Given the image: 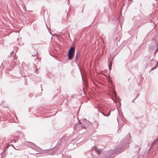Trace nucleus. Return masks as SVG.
Returning <instances> with one entry per match:
<instances>
[{"label":"nucleus","mask_w":158,"mask_h":158,"mask_svg":"<svg viewBox=\"0 0 158 158\" xmlns=\"http://www.w3.org/2000/svg\"><path fill=\"white\" fill-rule=\"evenodd\" d=\"M157 64H158V61H157Z\"/></svg>","instance_id":"obj_15"},{"label":"nucleus","mask_w":158,"mask_h":158,"mask_svg":"<svg viewBox=\"0 0 158 158\" xmlns=\"http://www.w3.org/2000/svg\"><path fill=\"white\" fill-rule=\"evenodd\" d=\"M35 55H33V54L32 55V56H35Z\"/></svg>","instance_id":"obj_13"},{"label":"nucleus","mask_w":158,"mask_h":158,"mask_svg":"<svg viewBox=\"0 0 158 158\" xmlns=\"http://www.w3.org/2000/svg\"><path fill=\"white\" fill-rule=\"evenodd\" d=\"M80 54L79 53H78V52L76 54V56L75 58L78 59V57H80Z\"/></svg>","instance_id":"obj_3"},{"label":"nucleus","mask_w":158,"mask_h":158,"mask_svg":"<svg viewBox=\"0 0 158 158\" xmlns=\"http://www.w3.org/2000/svg\"><path fill=\"white\" fill-rule=\"evenodd\" d=\"M109 83H112V81H111V80L110 78H109Z\"/></svg>","instance_id":"obj_7"},{"label":"nucleus","mask_w":158,"mask_h":158,"mask_svg":"<svg viewBox=\"0 0 158 158\" xmlns=\"http://www.w3.org/2000/svg\"><path fill=\"white\" fill-rule=\"evenodd\" d=\"M110 64H109V70H110Z\"/></svg>","instance_id":"obj_10"},{"label":"nucleus","mask_w":158,"mask_h":158,"mask_svg":"<svg viewBox=\"0 0 158 158\" xmlns=\"http://www.w3.org/2000/svg\"><path fill=\"white\" fill-rule=\"evenodd\" d=\"M16 141V140H15L14 141V143H15Z\"/></svg>","instance_id":"obj_12"},{"label":"nucleus","mask_w":158,"mask_h":158,"mask_svg":"<svg viewBox=\"0 0 158 158\" xmlns=\"http://www.w3.org/2000/svg\"><path fill=\"white\" fill-rule=\"evenodd\" d=\"M157 46L158 47V43L156 44ZM158 50V48L156 49V51Z\"/></svg>","instance_id":"obj_8"},{"label":"nucleus","mask_w":158,"mask_h":158,"mask_svg":"<svg viewBox=\"0 0 158 158\" xmlns=\"http://www.w3.org/2000/svg\"><path fill=\"white\" fill-rule=\"evenodd\" d=\"M101 113L105 116H107V117L109 116V114H107L106 115H105V114L104 113H103L102 112H101Z\"/></svg>","instance_id":"obj_4"},{"label":"nucleus","mask_w":158,"mask_h":158,"mask_svg":"<svg viewBox=\"0 0 158 158\" xmlns=\"http://www.w3.org/2000/svg\"><path fill=\"white\" fill-rule=\"evenodd\" d=\"M77 58H75V61L76 62L77 60Z\"/></svg>","instance_id":"obj_6"},{"label":"nucleus","mask_w":158,"mask_h":158,"mask_svg":"<svg viewBox=\"0 0 158 158\" xmlns=\"http://www.w3.org/2000/svg\"><path fill=\"white\" fill-rule=\"evenodd\" d=\"M81 127H82V128H85V127H84V126H83L81 125Z\"/></svg>","instance_id":"obj_11"},{"label":"nucleus","mask_w":158,"mask_h":158,"mask_svg":"<svg viewBox=\"0 0 158 158\" xmlns=\"http://www.w3.org/2000/svg\"><path fill=\"white\" fill-rule=\"evenodd\" d=\"M2 64H3V63H2Z\"/></svg>","instance_id":"obj_16"},{"label":"nucleus","mask_w":158,"mask_h":158,"mask_svg":"<svg viewBox=\"0 0 158 158\" xmlns=\"http://www.w3.org/2000/svg\"><path fill=\"white\" fill-rule=\"evenodd\" d=\"M38 70V69H36L35 70V72L36 74L38 73V72H37Z\"/></svg>","instance_id":"obj_5"},{"label":"nucleus","mask_w":158,"mask_h":158,"mask_svg":"<svg viewBox=\"0 0 158 158\" xmlns=\"http://www.w3.org/2000/svg\"><path fill=\"white\" fill-rule=\"evenodd\" d=\"M110 112H109V114L110 115Z\"/></svg>","instance_id":"obj_17"},{"label":"nucleus","mask_w":158,"mask_h":158,"mask_svg":"<svg viewBox=\"0 0 158 158\" xmlns=\"http://www.w3.org/2000/svg\"><path fill=\"white\" fill-rule=\"evenodd\" d=\"M12 146L14 148H15V147H14V146L13 145H12Z\"/></svg>","instance_id":"obj_14"},{"label":"nucleus","mask_w":158,"mask_h":158,"mask_svg":"<svg viewBox=\"0 0 158 158\" xmlns=\"http://www.w3.org/2000/svg\"><path fill=\"white\" fill-rule=\"evenodd\" d=\"M75 49L74 47H72L69 49L68 52V58L69 60H72L74 56Z\"/></svg>","instance_id":"obj_1"},{"label":"nucleus","mask_w":158,"mask_h":158,"mask_svg":"<svg viewBox=\"0 0 158 158\" xmlns=\"http://www.w3.org/2000/svg\"><path fill=\"white\" fill-rule=\"evenodd\" d=\"M114 94L115 96H116V93L115 91L114 92Z\"/></svg>","instance_id":"obj_9"},{"label":"nucleus","mask_w":158,"mask_h":158,"mask_svg":"<svg viewBox=\"0 0 158 158\" xmlns=\"http://www.w3.org/2000/svg\"><path fill=\"white\" fill-rule=\"evenodd\" d=\"M95 152L98 155H99L102 152L103 149H98L97 147H95Z\"/></svg>","instance_id":"obj_2"}]
</instances>
